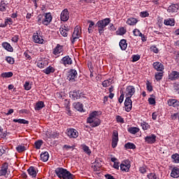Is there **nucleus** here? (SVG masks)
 I'll return each mask as SVG.
<instances>
[{
  "instance_id": "nucleus-31",
  "label": "nucleus",
  "mask_w": 179,
  "mask_h": 179,
  "mask_svg": "<svg viewBox=\"0 0 179 179\" xmlns=\"http://www.w3.org/2000/svg\"><path fill=\"white\" fill-rule=\"evenodd\" d=\"M42 108H44V101H41L36 103L35 106V110L36 111H40Z\"/></svg>"
},
{
  "instance_id": "nucleus-16",
  "label": "nucleus",
  "mask_w": 179,
  "mask_h": 179,
  "mask_svg": "<svg viewBox=\"0 0 179 179\" xmlns=\"http://www.w3.org/2000/svg\"><path fill=\"white\" fill-rule=\"evenodd\" d=\"M152 66L157 72H163L164 71V65L161 62H155L153 63Z\"/></svg>"
},
{
  "instance_id": "nucleus-19",
  "label": "nucleus",
  "mask_w": 179,
  "mask_h": 179,
  "mask_svg": "<svg viewBox=\"0 0 179 179\" xmlns=\"http://www.w3.org/2000/svg\"><path fill=\"white\" fill-rule=\"evenodd\" d=\"M29 175L32 178H35V177H37V169L34 166H31L27 170Z\"/></svg>"
},
{
  "instance_id": "nucleus-38",
  "label": "nucleus",
  "mask_w": 179,
  "mask_h": 179,
  "mask_svg": "<svg viewBox=\"0 0 179 179\" xmlns=\"http://www.w3.org/2000/svg\"><path fill=\"white\" fill-rule=\"evenodd\" d=\"M37 19V23L39 24H43V21H44V16L43 15H38L36 17Z\"/></svg>"
},
{
  "instance_id": "nucleus-9",
  "label": "nucleus",
  "mask_w": 179,
  "mask_h": 179,
  "mask_svg": "<svg viewBox=\"0 0 179 179\" xmlns=\"http://www.w3.org/2000/svg\"><path fill=\"white\" fill-rule=\"evenodd\" d=\"M51 22H52V15H51V13H46L43 16V25L48 26Z\"/></svg>"
},
{
  "instance_id": "nucleus-42",
  "label": "nucleus",
  "mask_w": 179,
  "mask_h": 179,
  "mask_svg": "<svg viewBox=\"0 0 179 179\" xmlns=\"http://www.w3.org/2000/svg\"><path fill=\"white\" fill-rule=\"evenodd\" d=\"M43 140L36 141L34 143L36 149H41V146H43Z\"/></svg>"
},
{
  "instance_id": "nucleus-58",
  "label": "nucleus",
  "mask_w": 179,
  "mask_h": 179,
  "mask_svg": "<svg viewBox=\"0 0 179 179\" xmlns=\"http://www.w3.org/2000/svg\"><path fill=\"white\" fill-rule=\"evenodd\" d=\"M146 85L148 92H152V90H153V87H152V83H150V82L148 81Z\"/></svg>"
},
{
  "instance_id": "nucleus-37",
  "label": "nucleus",
  "mask_w": 179,
  "mask_h": 179,
  "mask_svg": "<svg viewBox=\"0 0 179 179\" xmlns=\"http://www.w3.org/2000/svg\"><path fill=\"white\" fill-rule=\"evenodd\" d=\"M171 159H172V162L173 163H176L178 164L179 163V155L178 153H176L171 155Z\"/></svg>"
},
{
  "instance_id": "nucleus-44",
  "label": "nucleus",
  "mask_w": 179,
  "mask_h": 179,
  "mask_svg": "<svg viewBox=\"0 0 179 179\" xmlns=\"http://www.w3.org/2000/svg\"><path fill=\"white\" fill-rule=\"evenodd\" d=\"M89 27H88V31L89 33H93V27H94V22L93 21H88Z\"/></svg>"
},
{
  "instance_id": "nucleus-25",
  "label": "nucleus",
  "mask_w": 179,
  "mask_h": 179,
  "mask_svg": "<svg viewBox=\"0 0 179 179\" xmlns=\"http://www.w3.org/2000/svg\"><path fill=\"white\" fill-rule=\"evenodd\" d=\"M178 8L179 6L178 4H172L169 6L167 10L169 13H173L174 12H177V10H178Z\"/></svg>"
},
{
  "instance_id": "nucleus-10",
  "label": "nucleus",
  "mask_w": 179,
  "mask_h": 179,
  "mask_svg": "<svg viewBox=\"0 0 179 179\" xmlns=\"http://www.w3.org/2000/svg\"><path fill=\"white\" fill-rule=\"evenodd\" d=\"M66 135L73 139L79 136V133L75 129H68L66 130Z\"/></svg>"
},
{
  "instance_id": "nucleus-54",
  "label": "nucleus",
  "mask_w": 179,
  "mask_h": 179,
  "mask_svg": "<svg viewBox=\"0 0 179 179\" xmlns=\"http://www.w3.org/2000/svg\"><path fill=\"white\" fill-rule=\"evenodd\" d=\"M30 55H31V52H30L29 50L24 52V56L25 57L26 59H31V56Z\"/></svg>"
},
{
  "instance_id": "nucleus-35",
  "label": "nucleus",
  "mask_w": 179,
  "mask_h": 179,
  "mask_svg": "<svg viewBox=\"0 0 179 179\" xmlns=\"http://www.w3.org/2000/svg\"><path fill=\"white\" fill-rule=\"evenodd\" d=\"M47 65H48V62L45 60L40 61L37 63V66H38V68H41V69L45 68Z\"/></svg>"
},
{
  "instance_id": "nucleus-22",
  "label": "nucleus",
  "mask_w": 179,
  "mask_h": 179,
  "mask_svg": "<svg viewBox=\"0 0 179 179\" xmlns=\"http://www.w3.org/2000/svg\"><path fill=\"white\" fill-rule=\"evenodd\" d=\"M168 105L170 107H178L179 101L177 99H171L168 100Z\"/></svg>"
},
{
  "instance_id": "nucleus-28",
  "label": "nucleus",
  "mask_w": 179,
  "mask_h": 179,
  "mask_svg": "<svg viewBox=\"0 0 179 179\" xmlns=\"http://www.w3.org/2000/svg\"><path fill=\"white\" fill-rule=\"evenodd\" d=\"M2 47H3L5 48V50H6L7 51H9L10 52H13V48L8 42L3 43Z\"/></svg>"
},
{
  "instance_id": "nucleus-26",
  "label": "nucleus",
  "mask_w": 179,
  "mask_h": 179,
  "mask_svg": "<svg viewBox=\"0 0 179 179\" xmlns=\"http://www.w3.org/2000/svg\"><path fill=\"white\" fill-rule=\"evenodd\" d=\"M119 45L122 51H125L127 50V47H128V43H127V40L122 39L120 41Z\"/></svg>"
},
{
  "instance_id": "nucleus-62",
  "label": "nucleus",
  "mask_w": 179,
  "mask_h": 179,
  "mask_svg": "<svg viewBox=\"0 0 179 179\" xmlns=\"http://www.w3.org/2000/svg\"><path fill=\"white\" fill-rule=\"evenodd\" d=\"M12 41L13 42V43H17V41H19V36H17V35H15V36H14L13 38H12Z\"/></svg>"
},
{
  "instance_id": "nucleus-24",
  "label": "nucleus",
  "mask_w": 179,
  "mask_h": 179,
  "mask_svg": "<svg viewBox=\"0 0 179 179\" xmlns=\"http://www.w3.org/2000/svg\"><path fill=\"white\" fill-rule=\"evenodd\" d=\"M73 106L77 111H80V113L83 111V104L80 103V102L74 103Z\"/></svg>"
},
{
  "instance_id": "nucleus-61",
  "label": "nucleus",
  "mask_w": 179,
  "mask_h": 179,
  "mask_svg": "<svg viewBox=\"0 0 179 179\" xmlns=\"http://www.w3.org/2000/svg\"><path fill=\"white\" fill-rule=\"evenodd\" d=\"M140 16L141 17H148V16H149V13H148L146 11L141 12L140 13Z\"/></svg>"
},
{
  "instance_id": "nucleus-30",
  "label": "nucleus",
  "mask_w": 179,
  "mask_h": 179,
  "mask_svg": "<svg viewBox=\"0 0 179 179\" xmlns=\"http://www.w3.org/2000/svg\"><path fill=\"white\" fill-rule=\"evenodd\" d=\"M44 73L46 75H50V73H54L55 72V69L54 67L49 66L45 69L43 70Z\"/></svg>"
},
{
  "instance_id": "nucleus-33",
  "label": "nucleus",
  "mask_w": 179,
  "mask_h": 179,
  "mask_svg": "<svg viewBox=\"0 0 179 179\" xmlns=\"http://www.w3.org/2000/svg\"><path fill=\"white\" fill-rule=\"evenodd\" d=\"M164 24H166V26H174L176 22L174 21V19L169 18L164 20Z\"/></svg>"
},
{
  "instance_id": "nucleus-53",
  "label": "nucleus",
  "mask_w": 179,
  "mask_h": 179,
  "mask_svg": "<svg viewBox=\"0 0 179 179\" xmlns=\"http://www.w3.org/2000/svg\"><path fill=\"white\" fill-rule=\"evenodd\" d=\"M6 61L11 65H13V64H15V59H13V57H7Z\"/></svg>"
},
{
  "instance_id": "nucleus-32",
  "label": "nucleus",
  "mask_w": 179,
  "mask_h": 179,
  "mask_svg": "<svg viewBox=\"0 0 179 179\" xmlns=\"http://www.w3.org/2000/svg\"><path fill=\"white\" fill-rule=\"evenodd\" d=\"M110 160L111 162H113V163H114L113 168L115 169L116 170H119L120 163L118 162V159L115 157H112Z\"/></svg>"
},
{
  "instance_id": "nucleus-34",
  "label": "nucleus",
  "mask_w": 179,
  "mask_h": 179,
  "mask_svg": "<svg viewBox=\"0 0 179 179\" xmlns=\"http://www.w3.org/2000/svg\"><path fill=\"white\" fill-rule=\"evenodd\" d=\"M139 131L140 129L138 127H129L128 129V132H129V134H131L132 135H135L136 134H138Z\"/></svg>"
},
{
  "instance_id": "nucleus-45",
  "label": "nucleus",
  "mask_w": 179,
  "mask_h": 179,
  "mask_svg": "<svg viewBox=\"0 0 179 179\" xmlns=\"http://www.w3.org/2000/svg\"><path fill=\"white\" fill-rule=\"evenodd\" d=\"M155 79L159 82V80H162L163 79V73L159 72L155 73Z\"/></svg>"
},
{
  "instance_id": "nucleus-17",
  "label": "nucleus",
  "mask_w": 179,
  "mask_h": 179,
  "mask_svg": "<svg viewBox=\"0 0 179 179\" xmlns=\"http://www.w3.org/2000/svg\"><path fill=\"white\" fill-rule=\"evenodd\" d=\"M145 142L149 145H152L156 142V135L151 134L145 137Z\"/></svg>"
},
{
  "instance_id": "nucleus-12",
  "label": "nucleus",
  "mask_w": 179,
  "mask_h": 179,
  "mask_svg": "<svg viewBox=\"0 0 179 179\" xmlns=\"http://www.w3.org/2000/svg\"><path fill=\"white\" fill-rule=\"evenodd\" d=\"M124 107H125V110L127 113H129L131 110H132V100L131 98L126 97V99L124 101Z\"/></svg>"
},
{
  "instance_id": "nucleus-36",
  "label": "nucleus",
  "mask_w": 179,
  "mask_h": 179,
  "mask_svg": "<svg viewBox=\"0 0 179 179\" xmlns=\"http://www.w3.org/2000/svg\"><path fill=\"white\" fill-rule=\"evenodd\" d=\"M127 33V29H125L124 27H120L116 31V34L117 36H124Z\"/></svg>"
},
{
  "instance_id": "nucleus-14",
  "label": "nucleus",
  "mask_w": 179,
  "mask_h": 179,
  "mask_svg": "<svg viewBox=\"0 0 179 179\" xmlns=\"http://www.w3.org/2000/svg\"><path fill=\"white\" fill-rule=\"evenodd\" d=\"M8 164L6 162L3 163L1 165V166L0 167V176H3L4 177H6L8 170Z\"/></svg>"
},
{
  "instance_id": "nucleus-13",
  "label": "nucleus",
  "mask_w": 179,
  "mask_h": 179,
  "mask_svg": "<svg viewBox=\"0 0 179 179\" xmlns=\"http://www.w3.org/2000/svg\"><path fill=\"white\" fill-rule=\"evenodd\" d=\"M61 64L64 65V66H69V65H72L73 61L72 59L69 56H65L61 59Z\"/></svg>"
},
{
  "instance_id": "nucleus-57",
  "label": "nucleus",
  "mask_w": 179,
  "mask_h": 179,
  "mask_svg": "<svg viewBox=\"0 0 179 179\" xmlns=\"http://www.w3.org/2000/svg\"><path fill=\"white\" fill-rule=\"evenodd\" d=\"M24 87L25 90H30V89H31V85H30V83L27 81L24 85Z\"/></svg>"
},
{
  "instance_id": "nucleus-52",
  "label": "nucleus",
  "mask_w": 179,
  "mask_h": 179,
  "mask_svg": "<svg viewBox=\"0 0 179 179\" xmlns=\"http://www.w3.org/2000/svg\"><path fill=\"white\" fill-rule=\"evenodd\" d=\"M139 171L141 174H145L148 171V168L146 166L143 165L139 168Z\"/></svg>"
},
{
  "instance_id": "nucleus-41",
  "label": "nucleus",
  "mask_w": 179,
  "mask_h": 179,
  "mask_svg": "<svg viewBox=\"0 0 179 179\" xmlns=\"http://www.w3.org/2000/svg\"><path fill=\"white\" fill-rule=\"evenodd\" d=\"M124 148L127 149H136V145L132 143H127L124 145Z\"/></svg>"
},
{
  "instance_id": "nucleus-3",
  "label": "nucleus",
  "mask_w": 179,
  "mask_h": 179,
  "mask_svg": "<svg viewBox=\"0 0 179 179\" xmlns=\"http://www.w3.org/2000/svg\"><path fill=\"white\" fill-rule=\"evenodd\" d=\"M87 122H88V124H91L90 125L93 128L99 127V125H100L101 122L100 119L97 117L96 111H94L90 115V117L87 119Z\"/></svg>"
},
{
  "instance_id": "nucleus-39",
  "label": "nucleus",
  "mask_w": 179,
  "mask_h": 179,
  "mask_svg": "<svg viewBox=\"0 0 179 179\" xmlns=\"http://www.w3.org/2000/svg\"><path fill=\"white\" fill-rule=\"evenodd\" d=\"M13 122H18V124H29V121L24 120V119H14Z\"/></svg>"
},
{
  "instance_id": "nucleus-29",
  "label": "nucleus",
  "mask_w": 179,
  "mask_h": 179,
  "mask_svg": "<svg viewBox=\"0 0 179 179\" xmlns=\"http://www.w3.org/2000/svg\"><path fill=\"white\" fill-rule=\"evenodd\" d=\"M49 158L50 155L48 154V152H42L41 154V159L42 162H48Z\"/></svg>"
},
{
  "instance_id": "nucleus-60",
  "label": "nucleus",
  "mask_w": 179,
  "mask_h": 179,
  "mask_svg": "<svg viewBox=\"0 0 179 179\" xmlns=\"http://www.w3.org/2000/svg\"><path fill=\"white\" fill-rule=\"evenodd\" d=\"M116 121H117V122H120L121 124H124V118L120 115L116 116Z\"/></svg>"
},
{
  "instance_id": "nucleus-63",
  "label": "nucleus",
  "mask_w": 179,
  "mask_h": 179,
  "mask_svg": "<svg viewBox=\"0 0 179 179\" xmlns=\"http://www.w3.org/2000/svg\"><path fill=\"white\" fill-rule=\"evenodd\" d=\"M148 102H149L150 104H156V100H155L154 98H149V99H148Z\"/></svg>"
},
{
  "instance_id": "nucleus-7",
  "label": "nucleus",
  "mask_w": 179,
  "mask_h": 179,
  "mask_svg": "<svg viewBox=\"0 0 179 179\" xmlns=\"http://www.w3.org/2000/svg\"><path fill=\"white\" fill-rule=\"evenodd\" d=\"M118 131L117 130H114L112 134V148L115 149L117 148V145H118Z\"/></svg>"
},
{
  "instance_id": "nucleus-15",
  "label": "nucleus",
  "mask_w": 179,
  "mask_h": 179,
  "mask_svg": "<svg viewBox=\"0 0 179 179\" xmlns=\"http://www.w3.org/2000/svg\"><path fill=\"white\" fill-rule=\"evenodd\" d=\"M78 76V72L75 69H71L68 74L67 79L71 82H75V78Z\"/></svg>"
},
{
  "instance_id": "nucleus-11",
  "label": "nucleus",
  "mask_w": 179,
  "mask_h": 179,
  "mask_svg": "<svg viewBox=\"0 0 179 179\" xmlns=\"http://www.w3.org/2000/svg\"><path fill=\"white\" fill-rule=\"evenodd\" d=\"M60 19L62 22H68L69 20V11L66 8L62 11Z\"/></svg>"
},
{
  "instance_id": "nucleus-56",
  "label": "nucleus",
  "mask_w": 179,
  "mask_h": 179,
  "mask_svg": "<svg viewBox=\"0 0 179 179\" xmlns=\"http://www.w3.org/2000/svg\"><path fill=\"white\" fill-rule=\"evenodd\" d=\"M133 33H134V35L136 36H142V33H141V31H139V29H135L134 31H133Z\"/></svg>"
},
{
  "instance_id": "nucleus-47",
  "label": "nucleus",
  "mask_w": 179,
  "mask_h": 179,
  "mask_svg": "<svg viewBox=\"0 0 179 179\" xmlns=\"http://www.w3.org/2000/svg\"><path fill=\"white\" fill-rule=\"evenodd\" d=\"M16 150L18 153H22V152H24V150H26V147L24 145H18L16 147Z\"/></svg>"
},
{
  "instance_id": "nucleus-1",
  "label": "nucleus",
  "mask_w": 179,
  "mask_h": 179,
  "mask_svg": "<svg viewBox=\"0 0 179 179\" xmlns=\"http://www.w3.org/2000/svg\"><path fill=\"white\" fill-rule=\"evenodd\" d=\"M56 176L60 179H74L75 176L64 168H57L55 171Z\"/></svg>"
},
{
  "instance_id": "nucleus-20",
  "label": "nucleus",
  "mask_w": 179,
  "mask_h": 179,
  "mask_svg": "<svg viewBox=\"0 0 179 179\" xmlns=\"http://www.w3.org/2000/svg\"><path fill=\"white\" fill-rule=\"evenodd\" d=\"M64 52V47L59 44H57L56 48L53 50L54 55H58L59 54H62Z\"/></svg>"
},
{
  "instance_id": "nucleus-43",
  "label": "nucleus",
  "mask_w": 179,
  "mask_h": 179,
  "mask_svg": "<svg viewBox=\"0 0 179 179\" xmlns=\"http://www.w3.org/2000/svg\"><path fill=\"white\" fill-rule=\"evenodd\" d=\"M82 148H83V150H84V152L85 153H87V155H91L92 154V150H90V148H89V147H87V145H83Z\"/></svg>"
},
{
  "instance_id": "nucleus-51",
  "label": "nucleus",
  "mask_w": 179,
  "mask_h": 179,
  "mask_svg": "<svg viewBox=\"0 0 179 179\" xmlns=\"http://www.w3.org/2000/svg\"><path fill=\"white\" fill-rule=\"evenodd\" d=\"M141 127L143 131H147V129H149V128H150V125L145 122L141 123Z\"/></svg>"
},
{
  "instance_id": "nucleus-64",
  "label": "nucleus",
  "mask_w": 179,
  "mask_h": 179,
  "mask_svg": "<svg viewBox=\"0 0 179 179\" xmlns=\"http://www.w3.org/2000/svg\"><path fill=\"white\" fill-rule=\"evenodd\" d=\"M173 90H175L176 92H178V90H179V84L175 83L173 85Z\"/></svg>"
},
{
  "instance_id": "nucleus-23",
  "label": "nucleus",
  "mask_w": 179,
  "mask_h": 179,
  "mask_svg": "<svg viewBox=\"0 0 179 179\" xmlns=\"http://www.w3.org/2000/svg\"><path fill=\"white\" fill-rule=\"evenodd\" d=\"M70 97H72L73 100H78V99H80V91H73L70 93Z\"/></svg>"
},
{
  "instance_id": "nucleus-6",
  "label": "nucleus",
  "mask_w": 179,
  "mask_h": 179,
  "mask_svg": "<svg viewBox=\"0 0 179 179\" xmlns=\"http://www.w3.org/2000/svg\"><path fill=\"white\" fill-rule=\"evenodd\" d=\"M129 169H131V162L128 159L124 160L120 164V170L128 173Z\"/></svg>"
},
{
  "instance_id": "nucleus-50",
  "label": "nucleus",
  "mask_w": 179,
  "mask_h": 179,
  "mask_svg": "<svg viewBox=\"0 0 179 179\" xmlns=\"http://www.w3.org/2000/svg\"><path fill=\"white\" fill-rule=\"evenodd\" d=\"M148 179H159V177L155 173H150L147 176Z\"/></svg>"
},
{
  "instance_id": "nucleus-18",
  "label": "nucleus",
  "mask_w": 179,
  "mask_h": 179,
  "mask_svg": "<svg viewBox=\"0 0 179 179\" xmlns=\"http://www.w3.org/2000/svg\"><path fill=\"white\" fill-rule=\"evenodd\" d=\"M168 79L172 81L177 80L178 79H179V72L173 71L171 73L169 74Z\"/></svg>"
},
{
  "instance_id": "nucleus-40",
  "label": "nucleus",
  "mask_w": 179,
  "mask_h": 179,
  "mask_svg": "<svg viewBox=\"0 0 179 179\" xmlns=\"http://www.w3.org/2000/svg\"><path fill=\"white\" fill-rule=\"evenodd\" d=\"M8 7V4L6 3L5 1H1L0 3V10L1 12H5L6 10V8Z\"/></svg>"
},
{
  "instance_id": "nucleus-59",
  "label": "nucleus",
  "mask_w": 179,
  "mask_h": 179,
  "mask_svg": "<svg viewBox=\"0 0 179 179\" xmlns=\"http://www.w3.org/2000/svg\"><path fill=\"white\" fill-rule=\"evenodd\" d=\"M141 59V56L139 55H133V62H136V61H139Z\"/></svg>"
},
{
  "instance_id": "nucleus-55",
  "label": "nucleus",
  "mask_w": 179,
  "mask_h": 179,
  "mask_svg": "<svg viewBox=\"0 0 179 179\" xmlns=\"http://www.w3.org/2000/svg\"><path fill=\"white\" fill-rule=\"evenodd\" d=\"M110 85H111V83L110 82V80H105L103 83H102V86L103 87H108V86H110Z\"/></svg>"
},
{
  "instance_id": "nucleus-4",
  "label": "nucleus",
  "mask_w": 179,
  "mask_h": 179,
  "mask_svg": "<svg viewBox=\"0 0 179 179\" xmlns=\"http://www.w3.org/2000/svg\"><path fill=\"white\" fill-rule=\"evenodd\" d=\"M82 36V27L80 26H76L74 28V31L72 35L73 40H71V43L73 44L76 40L79 39Z\"/></svg>"
},
{
  "instance_id": "nucleus-21",
  "label": "nucleus",
  "mask_w": 179,
  "mask_h": 179,
  "mask_svg": "<svg viewBox=\"0 0 179 179\" xmlns=\"http://www.w3.org/2000/svg\"><path fill=\"white\" fill-rule=\"evenodd\" d=\"M171 177L173 178H178L179 177V168L178 167H174L172 169L171 173Z\"/></svg>"
},
{
  "instance_id": "nucleus-2",
  "label": "nucleus",
  "mask_w": 179,
  "mask_h": 179,
  "mask_svg": "<svg viewBox=\"0 0 179 179\" xmlns=\"http://www.w3.org/2000/svg\"><path fill=\"white\" fill-rule=\"evenodd\" d=\"M110 22L111 20L110 18H105L96 22L95 26L96 27H97L100 36H101L104 33L106 27H107V26H108V24H110Z\"/></svg>"
},
{
  "instance_id": "nucleus-49",
  "label": "nucleus",
  "mask_w": 179,
  "mask_h": 179,
  "mask_svg": "<svg viewBox=\"0 0 179 179\" xmlns=\"http://www.w3.org/2000/svg\"><path fill=\"white\" fill-rule=\"evenodd\" d=\"M65 107H66V114L68 115H72V110H71V105L69 104V102L67 103V105Z\"/></svg>"
},
{
  "instance_id": "nucleus-46",
  "label": "nucleus",
  "mask_w": 179,
  "mask_h": 179,
  "mask_svg": "<svg viewBox=\"0 0 179 179\" xmlns=\"http://www.w3.org/2000/svg\"><path fill=\"white\" fill-rule=\"evenodd\" d=\"M13 76V73L12 72H6L1 73V78H12Z\"/></svg>"
},
{
  "instance_id": "nucleus-48",
  "label": "nucleus",
  "mask_w": 179,
  "mask_h": 179,
  "mask_svg": "<svg viewBox=\"0 0 179 179\" xmlns=\"http://www.w3.org/2000/svg\"><path fill=\"white\" fill-rule=\"evenodd\" d=\"M59 31L63 37H68V31L64 28H60Z\"/></svg>"
},
{
  "instance_id": "nucleus-5",
  "label": "nucleus",
  "mask_w": 179,
  "mask_h": 179,
  "mask_svg": "<svg viewBox=\"0 0 179 179\" xmlns=\"http://www.w3.org/2000/svg\"><path fill=\"white\" fill-rule=\"evenodd\" d=\"M135 92H136L135 87L132 85H129L126 87V90L124 91V94L126 97L131 99V97H132V96L135 94Z\"/></svg>"
},
{
  "instance_id": "nucleus-27",
  "label": "nucleus",
  "mask_w": 179,
  "mask_h": 179,
  "mask_svg": "<svg viewBox=\"0 0 179 179\" xmlns=\"http://www.w3.org/2000/svg\"><path fill=\"white\" fill-rule=\"evenodd\" d=\"M129 26H135L138 23V20L135 17H130L127 19V21L126 22Z\"/></svg>"
},
{
  "instance_id": "nucleus-8",
  "label": "nucleus",
  "mask_w": 179,
  "mask_h": 179,
  "mask_svg": "<svg viewBox=\"0 0 179 179\" xmlns=\"http://www.w3.org/2000/svg\"><path fill=\"white\" fill-rule=\"evenodd\" d=\"M34 41L38 44H43L44 43V39H43V36L40 35V31H37L34 34L32 37Z\"/></svg>"
}]
</instances>
